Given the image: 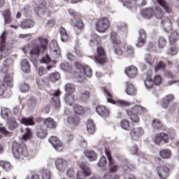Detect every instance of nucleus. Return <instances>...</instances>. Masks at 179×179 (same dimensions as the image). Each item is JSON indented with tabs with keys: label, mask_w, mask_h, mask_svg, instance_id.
<instances>
[{
	"label": "nucleus",
	"mask_w": 179,
	"mask_h": 179,
	"mask_svg": "<svg viewBox=\"0 0 179 179\" xmlns=\"http://www.w3.org/2000/svg\"><path fill=\"white\" fill-rule=\"evenodd\" d=\"M101 38L96 34H92L91 35V39L90 40V43H96V44H99Z\"/></svg>",
	"instance_id": "nucleus-54"
},
{
	"label": "nucleus",
	"mask_w": 179,
	"mask_h": 179,
	"mask_svg": "<svg viewBox=\"0 0 179 179\" xmlns=\"http://www.w3.org/2000/svg\"><path fill=\"white\" fill-rule=\"evenodd\" d=\"M20 90L22 93H27L30 90V85L26 83H22L20 85Z\"/></svg>",
	"instance_id": "nucleus-51"
},
{
	"label": "nucleus",
	"mask_w": 179,
	"mask_h": 179,
	"mask_svg": "<svg viewBox=\"0 0 179 179\" xmlns=\"http://www.w3.org/2000/svg\"><path fill=\"white\" fill-rule=\"evenodd\" d=\"M55 166L58 171L64 173L68 167V161L64 158H57L55 162Z\"/></svg>",
	"instance_id": "nucleus-12"
},
{
	"label": "nucleus",
	"mask_w": 179,
	"mask_h": 179,
	"mask_svg": "<svg viewBox=\"0 0 179 179\" xmlns=\"http://www.w3.org/2000/svg\"><path fill=\"white\" fill-rule=\"evenodd\" d=\"M145 85L148 89H152V87H153V85H155L153 79H152L151 77L148 78L145 80Z\"/></svg>",
	"instance_id": "nucleus-56"
},
{
	"label": "nucleus",
	"mask_w": 179,
	"mask_h": 179,
	"mask_svg": "<svg viewBox=\"0 0 179 179\" xmlns=\"http://www.w3.org/2000/svg\"><path fill=\"white\" fill-rule=\"evenodd\" d=\"M103 92L108 97L107 100L108 103H111L112 104H115V101L113 99V94H111V92H110V91L107 88H104Z\"/></svg>",
	"instance_id": "nucleus-46"
},
{
	"label": "nucleus",
	"mask_w": 179,
	"mask_h": 179,
	"mask_svg": "<svg viewBox=\"0 0 179 179\" xmlns=\"http://www.w3.org/2000/svg\"><path fill=\"white\" fill-rule=\"evenodd\" d=\"M113 104H116L119 107H129V106H131L130 102H128V101H124V100H121V99L116 101L115 103H113Z\"/></svg>",
	"instance_id": "nucleus-47"
},
{
	"label": "nucleus",
	"mask_w": 179,
	"mask_h": 179,
	"mask_svg": "<svg viewBox=\"0 0 179 179\" xmlns=\"http://www.w3.org/2000/svg\"><path fill=\"white\" fill-rule=\"evenodd\" d=\"M157 2L160 5V6H162L164 9L166 13H171L172 9L170 4L167 3V2H166V1L164 0H157Z\"/></svg>",
	"instance_id": "nucleus-37"
},
{
	"label": "nucleus",
	"mask_w": 179,
	"mask_h": 179,
	"mask_svg": "<svg viewBox=\"0 0 179 179\" xmlns=\"http://www.w3.org/2000/svg\"><path fill=\"white\" fill-rule=\"evenodd\" d=\"M124 73H126L128 78L134 79V78H136V75H138V68L133 65L129 66L126 67L124 70Z\"/></svg>",
	"instance_id": "nucleus-15"
},
{
	"label": "nucleus",
	"mask_w": 179,
	"mask_h": 179,
	"mask_svg": "<svg viewBox=\"0 0 179 179\" xmlns=\"http://www.w3.org/2000/svg\"><path fill=\"white\" fill-rule=\"evenodd\" d=\"M17 128H19V123L15 117H11L8 122V129L10 131H15Z\"/></svg>",
	"instance_id": "nucleus-35"
},
{
	"label": "nucleus",
	"mask_w": 179,
	"mask_h": 179,
	"mask_svg": "<svg viewBox=\"0 0 179 179\" xmlns=\"http://www.w3.org/2000/svg\"><path fill=\"white\" fill-rule=\"evenodd\" d=\"M171 45V48L167 51L168 55H177V54L178 53V46L176 44Z\"/></svg>",
	"instance_id": "nucleus-45"
},
{
	"label": "nucleus",
	"mask_w": 179,
	"mask_h": 179,
	"mask_svg": "<svg viewBox=\"0 0 179 179\" xmlns=\"http://www.w3.org/2000/svg\"><path fill=\"white\" fill-rule=\"evenodd\" d=\"M74 27H77V29H78V30H83V29L85 27V24H83V21H82V20L78 19L75 22Z\"/></svg>",
	"instance_id": "nucleus-57"
},
{
	"label": "nucleus",
	"mask_w": 179,
	"mask_h": 179,
	"mask_svg": "<svg viewBox=\"0 0 179 179\" xmlns=\"http://www.w3.org/2000/svg\"><path fill=\"white\" fill-rule=\"evenodd\" d=\"M155 13V10L152 8H145L142 10L141 15L144 19H152Z\"/></svg>",
	"instance_id": "nucleus-29"
},
{
	"label": "nucleus",
	"mask_w": 179,
	"mask_h": 179,
	"mask_svg": "<svg viewBox=\"0 0 179 179\" xmlns=\"http://www.w3.org/2000/svg\"><path fill=\"white\" fill-rule=\"evenodd\" d=\"M0 134H2L4 136H12V133L8 131L5 127H0Z\"/></svg>",
	"instance_id": "nucleus-61"
},
{
	"label": "nucleus",
	"mask_w": 179,
	"mask_h": 179,
	"mask_svg": "<svg viewBox=\"0 0 179 179\" xmlns=\"http://www.w3.org/2000/svg\"><path fill=\"white\" fill-rule=\"evenodd\" d=\"M96 64L99 65H104L107 64V55L106 54V50L103 47L99 46L96 49V55L94 57Z\"/></svg>",
	"instance_id": "nucleus-6"
},
{
	"label": "nucleus",
	"mask_w": 179,
	"mask_h": 179,
	"mask_svg": "<svg viewBox=\"0 0 179 179\" xmlns=\"http://www.w3.org/2000/svg\"><path fill=\"white\" fill-rule=\"evenodd\" d=\"M8 92V86L0 82V96H3Z\"/></svg>",
	"instance_id": "nucleus-59"
},
{
	"label": "nucleus",
	"mask_w": 179,
	"mask_h": 179,
	"mask_svg": "<svg viewBox=\"0 0 179 179\" xmlns=\"http://www.w3.org/2000/svg\"><path fill=\"white\" fill-rule=\"evenodd\" d=\"M37 41L38 43H34L31 46V49L29 51L30 54V59L31 61H37L38 57H40V54L41 52L44 54L45 51H47V48H48V38H44L43 36H39L37 38Z\"/></svg>",
	"instance_id": "nucleus-1"
},
{
	"label": "nucleus",
	"mask_w": 179,
	"mask_h": 179,
	"mask_svg": "<svg viewBox=\"0 0 179 179\" xmlns=\"http://www.w3.org/2000/svg\"><path fill=\"white\" fill-rule=\"evenodd\" d=\"M167 44V41L164 36H160L158 39V47L159 48H164Z\"/></svg>",
	"instance_id": "nucleus-52"
},
{
	"label": "nucleus",
	"mask_w": 179,
	"mask_h": 179,
	"mask_svg": "<svg viewBox=\"0 0 179 179\" xmlns=\"http://www.w3.org/2000/svg\"><path fill=\"white\" fill-rule=\"evenodd\" d=\"M0 83L5 84L6 86L8 87H13V73H10L9 72L6 73L3 80Z\"/></svg>",
	"instance_id": "nucleus-18"
},
{
	"label": "nucleus",
	"mask_w": 179,
	"mask_h": 179,
	"mask_svg": "<svg viewBox=\"0 0 179 179\" xmlns=\"http://www.w3.org/2000/svg\"><path fill=\"white\" fill-rule=\"evenodd\" d=\"M154 15L157 19H162L163 16L164 15V13L163 12V10H162V8L155 6L154 10Z\"/></svg>",
	"instance_id": "nucleus-41"
},
{
	"label": "nucleus",
	"mask_w": 179,
	"mask_h": 179,
	"mask_svg": "<svg viewBox=\"0 0 179 179\" xmlns=\"http://www.w3.org/2000/svg\"><path fill=\"white\" fill-rule=\"evenodd\" d=\"M67 122L71 127H78V124H80V117L78 115H73L67 118Z\"/></svg>",
	"instance_id": "nucleus-21"
},
{
	"label": "nucleus",
	"mask_w": 179,
	"mask_h": 179,
	"mask_svg": "<svg viewBox=\"0 0 179 179\" xmlns=\"http://www.w3.org/2000/svg\"><path fill=\"white\" fill-rule=\"evenodd\" d=\"M0 167H2L4 171H6L7 173L13 169V166H12L10 162L3 160L0 161Z\"/></svg>",
	"instance_id": "nucleus-36"
},
{
	"label": "nucleus",
	"mask_w": 179,
	"mask_h": 179,
	"mask_svg": "<svg viewBox=\"0 0 179 179\" xmlns=\"http://www.w3.org/2000/svg\"><path fill=\"white\" fill-rule=\"evenodd\" d=\"M59 34L61 40L63 43H66L69 40V34L66 31V29L63 27L59 28Z\"/></svg>",
	"instance_id": "nucleus-32"
},
{
	"label": "nucleus",
	"mask_w": 179,
	"mask_h": 179,
	"mask_svg": "<svg viewBox=\"0 0 179 179\" xmlns=\"http://www.w3.org/2000/svg\"><path fill=\"white\" fill-rule=\"evenodd\" d=\"M87 131L90 135H93L96 132V124L93 120L87 121Z\"/></svg>",
	"instance_id": "nucleus-30"
},
{
	"label": "nucleus",
	"mask_w": 179,
	"mask_h": 179,
	"mask_svg": "<svg viewBox=\"0 0 179 179\" xmlns=\"http://www.w3.org/2000/svg\"><path fill=\"white\" fill-rule=\"evenodd\" d=\"M20 122L26 127L36 125V122H34V117H24L21 119Z\"/></svg>",
	"instance_id": "nucleus-31"
},
{
	"label": "nucleus",
	"mask_w": 179,
	"mask_h": 179,
	"mask_svg": "<svg viewBox=\"0 0 179 179\" xmlns=\"http://www.w3.org/2000/svg\"><path fill=\"white\" fill-rule=\"evenodd\" d=\"M80 168L83 171H78L77 172V179H85V177L92 176V170L87 165H86V164L81 163L80 164Z\"/></svg>",
	"instance_id": "nucleus-8"
},
{
	"label": "nucleus",
	"mask_w": 179,
	"mask_h": 179,
	"mask_svg": "<svg viewBox=\"0 0 179 179\" xmlns=\"http://www.w3.org/2000/svg\"><path fill=\"white\" fill-rule=\"evenodd\" d=\"M159 155L162 159H167L171 157V150L169 149L161 150L159 152Z\"/></svg>",
	"instance_id": "nucleus-38"
},
{
	"label": "nucleus",
	"mask_w": 179,
	"mask_h": 179,
	"mask_svg": "<svg viewBox=\"0 0 179 179\" xmlns=\"http://www.w3.org/2000/svg\"><path fill=\"white\" fill-rule=\"evenodd\" d=\"M47 135H48V131L45 129L43 126H38L36 128V136L40 138V139H44L47 138Z\"/></svg>",
	"instance_id": "nucleus-27"
},
{
	"label": "nucleus",
	"mask_w": 179,
	"mask_h": 179,
	"mask_svg": "<svg viewBox=\"0 0 179 179\" xmlns=\"http://www.w3.org/2000/svg\"><path fill=\"white\" fill-rule=\"evenodd\" d=\"M106 164L107 158H106L104 155H102L97 163V166H99V167H104Z\"/></svg>",
	"instance_id": "nucleus-55"
},
{
	"label": "nucleus",
	"mask_w": 179,
	"mask_h": 179,
	"mask_svg": "<svg viewBox=\"0 0 179 179\" xmlns=\"http://www.w3.org/2000/svg\"><path fill=\"white\" fill-rule=\"evenodd\" d=\"M90 99V92L83 90H80L78 92V100L81 103H86Z\"/></svg>",
	"instance_id": "nucleus-17"
},
{
	"label": "nucleus",
	"mask_w": 179,
	"mask_h": 179,
	"mask_svg": "<svg viewBox=\"0 0 179 179\" xmlns=\"http://www.w3.org/2000/svg\"><path fill=\"white\" fill-rule=\"evenodd\" d=\"M50 96L52 97L53 106H55L56 108H59V107H61V101H59L61 91H56L54 94H52Z\"/></svg>",
	"instance_id": "nucleus-20"
},
{
	"label": "nucleus",
	"mask_w": 179,
	"mask_h": 179,
	"mask_svg": "<svg viewBox=\"0 0 179 179\" xmlns=\"http://www.w3.org/2000/svg\"><path fill=\"white\" fill-rule=\"evenodd\" d=\"M15 61L13 59L8 57L4 62H3V66L0 69L1 73H13V66Z\"/></svg>",
	"instance_id": "nucleus-7"
},
{
	"label": "nucleus",
	"mask_w": 179,
	"mask_h": 179,
	"mask_svg": "<svg viewBox=\"0 0 179 179\" xmlns=\"http://www.w3.org/2000/svg\"><path fill=\"white\" fill-rule=\"evenodd\" d=\"M42 179H51V172L49 170L42 171Z\"/></svg>",
	"instance_id": "nucleus-63"
},
{
	"label": "nucleus",
	"mask_w": 179,
	"mask_h": 179,
	"mask_svg": "<svg viewBox=\"0 0 179 179\" xmlns=\"http://www.w3.org/2000/svg\"><path fill=\"white\" fill-rule=\"evenodd\" d=\"M145 134L143 129L142 127L134 128L130 131L129 135L131 136V141H138L139 138Z\"/></svg>",
	"instance_id": "nucleus-11"
},
{
	"label": "nucleus",
	"mask_w": 179,
	"mask_h": 179,
	"mask_svg": "<svg viewBox=\"0 0 179 179\" xmlns=\"http://www.w3.org/2000/svg\"><path fill=\"white\" fill-rule=\"evenodd\" d=\"M50 48L51 51L56 52V55H58V50H59V48L58 47V43H57V41H52L50 43Z\"/></svg>",
	"instance_id": "nucleus-50"
},
{
	"label": "nucleus",
	"mask_w": 179,
	"mask_h": 179,
	"mask_svg": "<svg viewBox=\"0 0 179 179\" xmlns=\"http://www.w3.org/2000/svg\"><path fill=\"white\" fill-rule=\"evenodd\" d=\"M10 54V49L6 46V35L2 34L0 37V61Z\"/></svg>",
	"instance_id": "nucleus-5"
},
{
	"label": "nucleus",
	"mask_w": 179,
	"mask_h": 179,
	"mask_svg": "<svg viewBox=\"0 0 179 179\" xmlns=\"http://www.w3.org/2000/svg\"><path fill=\"white\" fill-rule=\"evenodd\" d=\"M113 52L116 54V55H122L124 54V50L118 46V45H114L113 46Z\"/></svg>",
	"instance_id": "nucleus-60"
},
{
	"label": "nucleus",
	"mask_w": 179,
	"mask_h": 179,
	"mask_svg": "<svg viewBox=\"0 0 179 179\" xmlns=\"http://www.w3.org/2000/svg\"><path fill=\"white\" fill-rule=\"evenodd\" d=\"M47 3L45 1L41 3L38 6L34 8L35 13L39 16V17H43L47 12Z\"/></svg>",
	"instance_id": "nucleus-14"
},
{
	"label": "nucleus",
	"mask_w": 179,
	"mask_h": 179,
	"mask_svg": "<svg viewBox=\"0 0 179 179\" xmlns=\"http://www.w3.org/2000/svg\"><path fill=\"white\" fill-rule=\"evenodd\" d=\"M125 57H134L135 54V49L131 45L126 44L124 46Z\"/></svg>",
	"instance_id": "nucleus-33"
},
{
	"label": "nucleus",
	"mask_w": 179,
	"mask_h": 179,
	"mask_svg": "<svg viewBox=\"0 0 179 179\" xmlns=\"http://www.w3.org/2000/svg\"><path fill=\"white\" fill-rule=\"evenodd\" d=\"M84 155L89 162H96L99 155L94 150H87L84 152Z\"/></svg>",
	"instance_id": "nucleus-24"
},
{
	"label": "nucleus",
	"mask_w": 179,
	"mask_h": 179,
	"mask_svg": "<svg viewBox=\"0 0 179 179\" xmlns=\"http://www.w3.org/2000/svg\"><path fill=\"white\" fill-rule=\"evenodd\" d=\"M161 23L165 30H171V21L169 17H163Z\"/></svg>",
	"instance_id": "nucleus-34"
},
{
	"label": "nucleus",
	"mask_w": 179,
	"mask_h": 179,
	"mask_svg": "<svg viewBox=\"0 0 179 179\" xmlns=\"http://www.w3.org/2000/svg\"><path fill=\"white\" fill-rule=\"evenodd\" d=\"M145 62L147 64H148L149 65H153V64H155V57H153L152 55H147L145 57Z\"/></svg>",
	"instance_id": "nucleus-62"
},
{
	"label": "nucleus",
	"mask_w": 179,
	"mask_h": 179,
	"mask_svg": "<svg viewBox=\"0 0 179 179\" xmlns=\"http://www.w3.org/2000/svg\"><path fill=\"white\" fill-rule=\"evenodd\" d=\"M12 152L15 159H24L29 156V150L26 148L24 143H17L14 141L13 143Z\"/></svg>",
	"instance_id": "nucleus-2"
},
{
	"label": "nucleus",
	"mask_w": 179,
	"mask_h": 179,
	"mask_svg": "<svg viewBox=\"0 0 179 179\" xmlns=\"http://www.w3.org/2000/svg\"><path fill=\"white\" fill-rule=\"evenodd\" d=\"M49 78L51 82L55 83V82L58 81L59 79H61V75L58 72L52 73Z\"/></svg>",
	"instance_id": "nucleus-49"
},
{
	"label": "nucleus",
	"mask_w": 179,
	"mask_h": 179,
	"mask_svg": "<svg viewBox=\"0 0 179 179\" xmlns=\"http://www.w3.org/2000/svg\"><path fill=\"white\" fill-rule=\"evenodd\" d=\"M146 111H147L146 108L141 105H135L134 106L131 107V110L130 109L127 110L126 113L128 117H129L130 120L132 121V122L136 123V122H139V121L141 120L139 119L138 115H143V114H145Z\"/></svg>",
	"instance_id": "nucleus-3"
},
{
	"label": "nucleus",
	"mask_w": 179,
	"mask_h": 179,
	"mask_svg": "<svg viewBox=\"0 0 179 179\" xmlns=\"http://www.w3.org/2000/svg\"><path fill=\"white\" fill-rule=\"evenodd\" d=\"M2 16L4 17L5 24H10L12 23V14L10 13V9L7 8L2 12Z\"/></svg>",
	"instance_id": "nucleus-26"
},
{
	"label": "nucleus",
	"mask_w": 179,
	"mask_h": 179,
	"mask_svg": "<svg viewBox=\"0 0 179 179\" xmlns=\"http://www.w3.org/2000/svg\"><path fill=\"white\" fill-rule=\"evenodd\" d=\"M96 111L97 114H99V115L103 118H107V117L110 115V110L103 105L97 106L96 108Z\"/></svg>",
	"instance_id": "nucleus-16"
},
{
	"label": "nucleus",
	"mask_w": 179,
	"mask_h": 179,
	"mask_svg": "<svg viewBox=\"0 0 179 179\" xmlns=\"http://www.w3.org/2000/svg\"><path fill=\"white\" fill-rule=\"evenodd\" d=\"M178 38H179L178 32L177 31L172 32L169 36V43L171 45H174V44H176V43L178 41Z\"/></svg>",
	"instance_id": "nucleus-39"
},
{
	"label": "nucleus",
	"mask_w": 179,
	"mask_h": 179,
	"mask_svg": "<svg viewBox=\"0 0 179 179\" xmlns=\"http://www.w3.org/2000/svg\"><path fill=\"white\" fill-rule=\"evenodd\" d=\"M83 71H84V73L85 76H87V78H92V75H93V71L90 66H85Z\"/></svg>",
	"instance_id": "nucleus-53"
},
{
	"label": "nucleus",
	"mask_w": 179,
	"mask_h": 179,
	"mask_svg": "<svg viewBox=\"0 0 179 179\" xmlns=\"http://www.w3.org/2000/svg\"><path fill=\"white\" fill-rule=\"evenodd\" d=\"M36 83L39 89H44L45 86H49L50 80L45 77H43V78H38L36 79Z\"/></svg>",
	"instance_id": "nucleus-28"
},
{
	"label": "nucleus",
	"mask_w": 179,
	"mask_h": 179,
	"mask_svg": "<svg viewBox=\"0 0 179 179\" xmlns=\"http://www.w3.org/2000/svg\"><path fill=\"white\" fill-rule=\"evenodd\" d=\"M110 41L113 45H121L122 44V41L120 36H118V34L115 31H113L110 34Z\"/></svg>",
	"instance_id": "nucleus-25"
},
{
	"label": "nucleus",
	"mask_w": 179,
	"mask_h": 179,
	"mask_svg": "<svg viewBox=\"0 0 179 179\" xmlns=\"http://www.w3.org/2000/svg\"><path fill=\"white\" fill-rule=\"evenodd\" d=\"M96 29L99 33H106L108 29L110 27V20L108 18L104 17L97 20L94 24Z\"/></svg>",
	"instance_id": "nucleus-4"
},
{
	"label": "nucleus",
	"mask_w": 179,
	"mask_h": 179,
	"mask_svg": "<svg viewBox=\"0 0 179 179\" xmlns=\"http://www.w3.org/2000/svg\"><path fill=\"white\" fill-rule=\"evenodd\" d=\"M105 154L106 155V157H108L109 166L115 164V160H114V159H113V157H111V150H110V149L108 148H105Z\"/></svg>",
	"instance_id": "nucleus-43"
},
{
	"label": "nucleus",
	"mask_w": 179,
	"mask_h": 179,
	"mask_svg": "<svg viewBox=\"0 0 179 179\" xmlns=\"http://www.w3.org/2000/svg\"><path fill=\"white\" fill-rule=\"evenodd\" d=\"M126 93L129 96H136V88L134 86V84L131 81L126 82Z\"/></svg>",
	"instance_id": "nucleus-23"
},
{
	"label": "nucleus",
	"mask_w": 179,
	"mask_h": 179,
	"mask_svg": "<svg viewBox=\"0 0 179 179\" xmlns=\"http://www.w3.org/2000/svg\"><path fill=\"white\" fill-rule=\"evenodd\" d=\"M34 24H36V22L33 19L28 18L21 22L20 27L23 29H32V27H34Z\"/></svg>",
	"instance_id": "nucleus-22"
},
{
	"label": "nucleus",
	"mask_w": 179,
	"mask_h": 179,
	"mask_svg": "<svg viewBox=\"0 0 179 179\" xmlns=\"http://www.w3.org/2000/svg\"><path fill=\"white\" fill-rule=\"evenodd\" d=\"M162 81L163 80L162 79V76H160L159 75H157L155 76L153 82L155 85H156V86H159V85H162Z\"/></svg>",
	"instance_id": "nucleus-64"
},
{
	"label": "nucleus",
	"mask_w": 179,
	"mask_h": 179,
	"mask_svg": "<svg viewBox=\"0 0 179 179\" xmlns=\"http://www.w3.org/2000/svg\"><path fill=\"white\" fill-rule=\"evenodd\" d=\"M38 121H43V124L49 129H55L57 128V122H55L54 119L51 117H47L45 120L41 117H39L38 118Z\"/></svg>",
	"instance_id": "nucleus-13"
},
{
	"label": "nucleus",
	"mask_w": 179,
	"mask_h": 179,
	"mask_svg": "<svg viewBox=\"0 0 179 179\" xmlns=\"http://www.w3.org/2000/svg\"><path fill=\"white\" fill-rule=\"evenodd\" d=\"M157 174L161 179H167L170 177V168L166 165H162L156 168Z\"/></svg>",
	"instance_id": "nucleus-10"
},
{
	"label": "nucleus",
	"mask_w": 179,
	"mask_h": 179,
	"mask_svg": "<svg viewBox=\"0 0 179 179\" xmlns=\"http://www.w3.org/2000/svg\"><path fill=\"white\" fill-rule=\"evenodd\" d=\"M166 68L167 65L166 64V63H164V62L163 61H159L155 66V72H159L160 69H162V71H166Z\"/></svg>",
	"instance_id": "nucleus-44"
},
{
	"label": "nucleus",
	"mask_w": 179,
	"mask_h": 179,
	"mask_svg": "<svg viewBox=\"0 0 179 179\" xmlns=\"http://www.w3.org/2000/svg\"><path fill=\"white\" fill-rule=\"evenodd\" d=\"M33 138V133H31V129L27 128L25 129V133L22 135V139L23 141H30Z\"/></svg>",
	"instance_id": "nucleus-40"
},
{
	"label": "nucleus",
	"mask_w": 179,
	"mask_h": 179,
	"mask_svg": "<svg viewBox=\"0 0 179 179\" xmlns=\"http://www.w3.org/2000/svg\"><path fill=\"white\" fill-rule=\"evenodd\" d=\"M50 143L52 144L54 149L57 150V152H64V150L65 149V145H64V143L58 138L57 136H51L49 138Z\"/></svg>",
	"instance_id": "nucleus-9"
},
{
	"label": "nucleus",
	"mask_w": 179,
	"mask_h": 179,
	"mask_svg": "<svg viewBox=\"0 0 179 179\" xmlns=\"http://www.w3.org/2000/svg\"><path fill=\"white\" fill-rule=\"evenodd\" d=\"M120 127L122 128V129H124L125 131H128L129 129V127H131L129 124V121L127 119H123L120 121Z\"/></svg>",
	"instance_id": "nucleus-48"
},
{
	"label": "nucleus",
	"mask_w": 179,
	"mask_h": 179,
	"mask_svg": "<svg viewBox=\"0 0 179 179\" xmlns=\"http://www.w3.org/2000/svg\"><path fill=\"white\" fill-rule=\"evenodd\" d=\"M174 99L176 97L174 95L170 94L166 96H165L162 100H161V106L164 108H168L169 106H170V103H172Z\"/></svg>",
	"instance_id": "nucleus-19"
},
{
	"label": "nucleus",
	"mask_w": 179,
	"mask_h": 179,
	"mask_svg": "<svg viewBox=\"0 0 179 179\" xmlns=\"http://www.w3.org/2000/svg\"><path fill=\"white\" fill-rule=\"evenodd\" d=\"M65 90L67 93H75V85L71 83H67L66 85Z\"/></svg>",
	"instance_id": "nucleus-58"
},
{
	"label": "nucleus",
	"mask_w": 179,
	"mask_h": 179,
	"mask_svg": "<svg viewBox=\"0 0 179 179\" xmlns=\"http://www.w3.org/2000/svg\"><path fill=\"white\" fill-rule=\"evenodd\" d=\"M152 127L155 129L160 131V129L163 128V124H162V122L159 120V119H154L152 122Z\"/></svg>",
	"instance_id": "nucleus-42"
}]
</instances>
